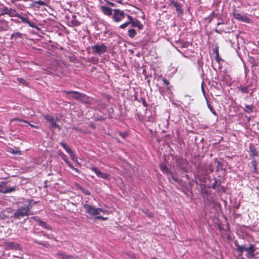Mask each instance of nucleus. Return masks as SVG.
<instances>
[{
    "label": "nucleus",
    "instance_id": "f257e3e1",
    "mask_svg": "<svg viewBox=\"0 0 259 259\" xmlns=\"http://www.w3.org/2000/svg\"><path fill=\"white\" fill-rule=\"evenodd\" d=\"M37 202L34 201L33 199H23L21 202L19 203H21L24 206L19 207L13 214L12 217L17 220H20L21 219L28 217L30 215L33 214L31 211V209L34 204Z\"/></svg>",
    "mask_w": 259,
    "mask_h": 259
},
{
    "label": "nucleus",
    "instance_id": "f03ea898",
    "mask_svg": "<svg viewBox=\"0 0 259 259\" xmlns=\"http://www.w3.org/2000/svg\"><path fill=\"white\" fill-rule=\"evenodd\" d=\"M234 244L235 250L238 253L239 256H241L244 251H246L245 255L248 258H251L255 256V248L254 244H249L248 247H245L244 245H240L237 240L235 241Z\"/></svg>",
    "mask_w": 259,
    "mask_h": 259
},
{
    "label": "nucleus",
    "instance_id": "7ed1b4c3",
    "mask_svg": "<svg viewBox=\"0 0 259 259\" xmlns=\"http://www.w3.org/2000/svg\"><path fill=\"white\" fill-rule=\"evenodd\" d=\"M93 53L101 56L102 54L107 52L108 47L103 43H97L92 46Z\"/></svg>",
    "mask_w": 259,
    "mask_h": 259
},
{
    "label": "nucleus",
    "instance_id": "20e7f679",
    "mask_svg": "<svg viewBox=\"0 0 259 259\" xmlns=\"http://www.w3.org/2000/svg\"><path fill=\"white\" fill-rule=\"evenodd\" d=\"M83 208L85 209V212L92 216H96L100 214L102 209L100 208H95L92 205L89 204L88 201L83 204Z\"/></svg>",
    "mask_w": 259,
    "mask_h": 259
},
{
    "label": "nucleus",
    "instance_id": "39448f33",
    "mask_svg": "<svg viewBox=\"0 0 259 259\" xmlns=\"http://www.w3.org/2000/svg\"><path fill=\"white\" fill-rule=\"evenodd\" d=\"M233 15L236 19L239 21H241L247 23H251L252 22V21L250 18H249L246 15L240 14L238 11L236 10H233Z\"/></svg>",
    "mask_w": 259,
    "mask_h": 259
},
{
    "label": "nucleus",
    "instance_id": "423d86ee",
    "mask_svg": "<svg viewBox=\"0 0 259 259\" xmlns=\"http://www.w3.org/2000/svg\"><path fill=\"white\" fill-rule=\"evenodd\" d=\"M113 12L112 18L114 21L117 23L121 21L125 16L124 12L119 9H114Z\"/></svg>",
    "mask_w": 259,
    "mask_h": 259
},
{
    "label": "nucleus",
    "instance_id": "0eeeda50",
    "mask_svg": "<svg viewBox=\"0 0 259 259\" xmlns=\"http://www.w3.org/2000/svg\"><path fill=\"white\" fill-rule=\"evenodd\" d=\"M91 169L94 171L98 177L108 180H109L111 178V176L109 174L107 173L102 172L95 166L91 167Z\"/></svg>",
    "mask_w": 259,
    "mask_h": 259
},
{
    "label": "nucleus",
    "instance_id": "6e6552de",
    "mask_svg": "<svg viewBox=\"0 0 259 259\" xmlns=\"http://www.w3.org/2000/svg\"><path fill=\"white\" fill-rule=\"evenodd\" d=\"M44 118L48 121L52 128H60V126L57 124L56 120L55 119L53 116L49 115H46L44 116Z\"/></svg>",
    "mask_w": 259,
    "mask_h": 259
},
{
    "label": "nucleus",
    "instance_id": "1a4fd4ad",
    "mask_svg": "<svg viewBox=\"0 0 259 259\" xmlns=\"http://www.w3.org/2000/svg\"><path fill=\"white\" fill-rule=\"evenodd\" d=\"M128 19L130 20V23L132 24V27H138L139 29H142L143 28V25L141 23V22L135 19L134 20L132 17L130 16L129 15H126Z\"/></svg>",
    "mask_w": 259,
    "mask_h": 259
},
{
    "label": "nucleus",
    "instance_id": "9d476101",
    "mask_svg": "<svg viewBox=\"0 0 259 259\" xmlns=\"http://www.w3.org/2000/svg\"><path fill=\"white\" fill-rule=\"evenodd\" d=\"M6 184V182H2L0 183V192L3 194H6L14 192L16 190V188L15 187H10L8 188L6 187H5V185Z\"/></svg>",
    "mask_w": 259,
    "mask_h": 259
},
{
    "label": "nucleus",
    "instance_id": "9b49d317",
    "mask_svg": "<svg viewBox=\"0 0 259 259\" xmlns=\"http://www.w3.org/2000/svg\"><path fill=\"white\" fill-rule=\"evenodd\" d=\"M31 219L34 221H36L39 226H41L44 228H45L49 230H52V227L50 226L47 223L40 220L37 217H33L31 218Z\"/></svg>",
    "mask_w": 259,
    "mask_h": 259
},
{
    "label": "nucleus",
    "instance_id": "f8f14e48",
    "mask_svg": "<svg viewBox=\"0 0 259 259\" xmlns=\"http://www.w3.org/2000/svg\"><path fill=\"white\" fill-rule=\"evenodd\" d=\"M62 92H63L66 94H68V95H71V96H70V98H71L72 99H76V100H78L80 98V95L79 94H81V93H80V92H78L77 91H63Z\"/></svg>",
    "mask_w": 259,
    "mask_h": 259
},
{
    "label": "nucleus",
    "instance_id": "ddd939ff",
    "mask_svg": "<svg viewBox=\"0 0 259 259\" xmlns=\"http://www.w3.org/2000/svg\"><path fill=\"white\" fill-rule=\"evenodd\" d=\"M55 256L58 259H74V257L71 255H67L66 254L58 251L57 252Z\"/></svg>",
    "mask_w": 259,
    "mask_h": 259
},
{
    "label": "nucleus",
    "instance_id": "4468645a",
    "mask_svg": "<svg viewBox=\"0 0 259 259\" xmlns=\"http://www.w3.org/2000/svg\"><path fill=\"white\" fill-rule=\"evenodd\" d=\"M101 9L104 15H106L108 16H110L112 15V11L113 10L110 7L108 6H101Z\"/></svg>",
    "mask_w": 259,
    "mask_h": 259
},
{
    "label": "nucleus",
    "instance_id": "2eb2a0df",
    "mask_svg": "<svg viewBox=\"0 0 259 259\" xmlns=\"http://www.w3.org/2000/svg\"><path fill=\"white\" fill-rule=\"evenodd\" d=\"M19 19H20L22 22H23L24 23L28 24L30 26L34 28L35 27V24L34 23L30 22L27 18L22 16L20 14L19 15L18 17H17Z\"/></svg>",
    "mask_w": 259,
    "mask_h": 259
},
{
    "label": "nucleus",
    "instance_id": "dca6fc26",
    "mask_svg": "<svg viewBox=\"0 0 259 259\" xmlns=\"http://www.w3.org/2000/svg\"><path fill=\"white\" fill-rule=\"evenodd\" d=\"M79 95H80L79 99L80 101L86 104H89L90 103V98L89 96L83 93H81V94Z\"/></svg>",
    "mask_w": 259,
    "mask_h": 259
},
{
    "label": "nucleus",
    "instance_id": "f3484780",
    "mask_svg": "<svg viewBox=\"0 0 259 259\" xmlns=\"http://www.w3.org/2000/svg\"><path fill=\"white\" fill-rule=\"evenodd\" d=\"M249 152L251 153V156L253 157L258 155L256 147L252 144L249 145Z\"/></svg>",
    "mask_w": 259,
    "mask_h": 259
},
{
    "label": "nucleus",
    "instance_id": "a211bd4d",
    "mask_svg": "<svg viewBox=\"0 0 259 259\" xmlns=\"http://www.w3.org/2000/svg\"><path fill=\"white\" fill-rule=\"evenodd\" d=\"M160 169L163 174L167 175V176L171 173L168 167L164 163L160 165Z\"/></svg>",
    "mask_w": 259,
    "mask_h": 259
},
{
    "label": "nucleus",
    "instance_id": "6ab92c4d",
    "mask_svg": "<svg viewBox=\"0 0 259 259\" xmlns=\"http://www.w3.org/2000/svg\"><path fill=\"white\" fill-rule=\"evenodd\" d=\"M10 17H18L19 14L15 10L12 8H9L8 14Z\"/></svg>",
    "mask_w": 259,
    "mask_h": 259
},
{
    "label": "nucleus",
    "instance_id": "aec40b11",
    "mask_svg": "<svg viewBox=\"0 0 259 259\" xmlns=\"http://www.w3.org/2000/svg\"><path fill=\"white\" fill-rule=\"evenodd\" d=\"M169 181L170 182V178H171L175 182L180 184L182 182V180L178 178L174 177L172 172H171L169 176H167Z\"/></svg>",
    "mask_w": 259,
    "mask_h": 259
},
{
    "label": "nucleus",
    "instance_id": "412c9836",
    "mask_svg": "<svg viewBox=\"0 0 259 259\" xmlns=\"http://www.w3.org/2000/svg\"><path fill=\"white\" fill-rule=\"evenodd\" d=\"M253 105H246L245 106V108L243 109L244 111L247 113H250L253 112Z\"/></svg>",
    "mask_w": 259,
    "mask_h": 259
},
{
    "label": "nucleus",
    "instance_id": "4be33fe9",
    "mask_svg": "<svg viewBox=\"0 0 259 259\" xmlns=\"http://www.w3.org/2000/svg\"><path fill=\"white\" fill-rule=\"evenodd\" d=\"M60 145L69 155L73 153L71 149L69 147H68L65 143L61 142L60 143Z\"/></svg>",
    "mask_w": 259,
    "mask_h": 259
},
{
    "label": "nucleus",
    "instance_id": "5701e85b",
    "mask_svg": "<svg viewBox=\"0 0 259 259\" xmlns=\"http://www.w3.org/2000/svg\"><path fill=\"white\" fill-rule=\"evenodd\" d=\"M76 186H77L78 189L79 190H80L82 193H83L85 195H91V193L88 190L84 188L83 187H81V186H80L78 184L76 185Z\"/></svg>",
    "mask_w": 259,
    "mask_h": 259
},
{
    "label": "nucleus",
    "instance_id": "b1692460",
    "mask_svg": "<svg viewBox=\"0 0 259 259\" xmlns=\"http://www.w3.org/2000/svg\"><path fill=\"white\" fill-rule=\"evenodd\" d=\"M34 242L37 243V244H38L42 245L43 246H44V247H46L47 248H51V245L47 242H41V241H37V240H35Z\"/></svg>",
    "mask_w": 259,
    "mask_h": 259
},
{
    "label": "nucleus",
    "instance_id": "393cba45",
    "mask_svg": "<svg viewBox=\"0 0 259 259\" xmlns=\"http://www.w3.org/2000/svg\"><path fill=\"white\" fill-rule=\"evenodd\" d=\"M9 8L7 7L3 6L0 8V11L2 15H8Z\"/></svg>",
    "mask_w": 259,
    "mask_h": 259
},
{
    "label": "nucleus",
    "instance_id": "a878e982",
    "mask_svg": "<svg viewBox=\"0 0 259 259\" xmlns=\"http://www.w3.org/2000/svg\"><path fill=\"white\" fill-rule=\"evenodd\" d=\"M71 23L74 26H77L80 24V23L76 20V16H72V19L71 20Z\"/></svg>",
    "mask_w": 259,
    "mask_h": 259
},
{
    "label": "nucleus",
    "instance_id": "bb28decb",
    "mask_svg": "<svg viewBox=\"0 0 259 259\" xmlns=\"http://www.w3.org/2000/svg\"><path fill=\"white\" fill-rule=\"evenodd\" d=\"M17 38H22V34L19 32H17L11 34V39H16Z\"/></svg>",
    "mask_w": 259,
    "mask_h": 259
},
{
    "label": "nucleus",
    "instance_id": "cd10ccee",
    "mask_svg": "<svg viewBox=\"0 0 259 259\" xmlns=\"http://www.w3.org/2000/svg\"><path fill=\"white\" fill-rule=\"evenodd\" d=\"M251 165L253 166V173H255V174H256L257 172V163H256V160L253 159L251 161Z\"/></svg>",
    "mask_w": 259,
    "mask_h": 259
},
{
    "label": "nucleus",
    "instance_id": "c85d7f7f",
    "mask_svg": "<svg viewBox=\"0 0 259 259\" xmlns=\"http://www.w3.org/2000/svg\"><path fill=\"white\" fill-rule=\"evenodd\" d=\"M17 80L20 83L22 84L26 87H28L29 85V83L26 81L24 79H23L22 77L17 78Z\"/></svg>",
    "mask_w": 259,
    "mask_h": 259
},
{
    "label": "nucleus",
    "instance_id": "c756f323",
    "mask_svg": "<svg viewBox=\"0 0 259 259\" xmlns=\"http://www.w3.org/2000/svg\"><path fill=\"white\" fill-rule=\"evenodd\" d=\"M7 246L10 249H16L18 247V244L14 242H8Z\"/></svg>",
    "mask_w": 259,
    "mask_h": 259
},
{
    "label": "nucleus",
    "instance_id": "7c9ffc66",
    "mask_svg": "<svg viewBox=\"0 0 259 259\" xmlns=\"http://www.w3.org/2000/svg\"><path fill=\"white\" fill-rule=\"evenodd\" d=\"M213 53H214L215 54L216 61L218 63H219L221 59L220 55H219L218 48H215V49L213 50Z\"/></svg>",
    "mask_w": 259,
    "mask_h": 259
},
{
    "label": "nucleus",
    "instance_id": "2f4dec72",
    "mask_svg": "<svg viewBox=\"0 0 259 259\" xmlns=\"http://www.w3.org/2000/svg\"><path fill=\"white\" fill-rule=\"evenodd\" d=\"M128 33V36L131 38L134 37L137 34L136 31L134 29H129Z\"/></svg>",
    "mask_w": 259,
    "mask_h": 259
},
{
    "label": "nucleus",
    "instance_id": "473e14b6",
    "mask_svg": "<svg viewBox=\"0 0 259 259\" xmlns=\"http://www.w3.org/2000/svg\"><path fill=\"white\" fill-rule=\"evenodd\" d=\"M201 193L203 197H205V196H207L209 194L208 191L205 187L201 188Z\"/></svg>",
    "mask_w": 259,
    "mask_h": 259
},
{
    "label": "nucleus",
    "instance_id": "72a5a7b5",
    "mask_svg": "<svg viewBox=\"0 0 259 259\" xmlns=\"http://www.w3.org/2000/svg\"><path fill=\"white\" fill-rule=\"evenodd\" d=\"M106 119L105 115H97L95 117V120L96 121H104Z\"/></svg>",
    "mask_w": 259,
    "mask_h": 259
},
{
    "label": "nucleus",
    "instance_id": "f704fd0d",
    "mask_svg": "<svg viewBox=\"0 0 259 259\" xmlns=\"http://www.w3.org/2000/svg\"><path fill=\"white\" fill-rule=\"evenodd\" d=\"M174 7L176 8V11L178 12H183L181 5L180 4L177 3V4Z\"/></svg>",
    "mask_w": 259,
    "mask_h": 259
},
{
    "label": "nucleus",
    "instance_id": "c9c22d12",
    "mask_svg": "<svg viewBox=\"0 0 259 259\" xmlns=\"http://www.w3.org/2000/svg\"><path fill=\"white\" fill-rule=\"evenodd\" d=\"M207 106H208V108H209V109L210 110V111H211V112L213 115L217 116V113L215 112V111L214 110V109H213V107L209 104H207Z\"/></svg>",
    "mask_w": 259,
    "mask_h": 259
},
{
    "label": "nucleus",
    "instance_id": "e433bc0d",
    "mask_svg": "<svg viewBox=\"0 0 259 259\" xmlns=\"http://www.w3.org/2000/svg\"><path fill=\"white\" fill-rule=\"evenodd\" d=\"M22 121V122H25V123H28V121L25 120H23V119H20V118H12L11 120H10V122H12L13 121Z\"/></svg>",
    "mask_w": 259,
    "mask_h": 259
},
{
    "label": "nucleus",
    "instance_id": "4c0bfd02",
    "mask_svg": "<svg viewBox=\"0 0 259 259\" xmlns=\"http://www.w3.org/2000/svg\"><path fill=\"white\" fill-rule=\"evenodd\" d=\"M69 155L71 157V160L75 161L77 163L79 164L78 160H77V158L76 156L74 155L73 152L71 154H70Z\"/></svg>",
    "mask_w": 259,
    "mask_h": 259
},
{
    "label": "nucleus",
    "instance_id": "58836bf2",
    "mask_svg": "<svg viewBox=\"0 0 259 259\" xmlns=\"http://www.w3.org/2000/svg\"><path fill=\"white\" fill-rule=\"evenodd\" d=\"M129 24H131L130 20L120 25L119 28L121 29H124L126 28Z\"/></svg>",
    "mask_w": 259,
    "mask_h": 259
},
{
    "label": "nucleus",
    "instance_id": "ea45409f",
    "mask_svg": "<svg viewBox=\"0 0 259 259\" xmlns=\"http://www.w3.org/2000/svg\"><path fill=\"white\" fill-rule=\"evenodd\" d=\"M239 89L241 91L242 93H247L248 91V87H243L241 88H239Z\"/></svg>",
    "mask_w": 259,
    "mask_h": 259
},
{
    "label": "nucleus",
    "instance_id": "a19ab883",
    "mask_svg": "<svg viewBox=\"0 0 259 259\" xmlns=\"http://www.w3.org/2000/svg\"><path fill=\"white\" fill-rule=\"evenodd\" d=\"M31 7L39 9V6L37 5L36 1H33V3L31 4Z\"/></svg>",
    "mask_w": 259,
    "mask_h": 259
},
{
    "label": "nucleus",
    "instance_id": "79ce46f5",
    "mask_svg": "<svg viewBox=\"0 0 259 259\" xmlns=\"http://www.w3.org/2000/svg\"><path fill=\"white\" fill-rule=\"evenodd\" d=\"M37 2V4L38 6H47V4L44 2V1H36Z\"/></svg>",
    "mask_w": 259,
    "mask_h": 259
},
{
    "label": "nucleus",
    "instance_id": "37998d69",
    "mask_svg": "<svg viewBox=\"0 0 259 259\" xmlns=\"http://www.w3.org/2000/svg\"><path fill=\"white\" fill-rule=\"evenodd\" d=\"M217 184H218L217 180L216 179H215L214 182L212 183L211 188H213V189H215L217 187Z\"/></svg>",
    "mask_w": 259,
    "mask_h": 259
},
{
    "label": "nucleus",
    "instance_id": "c03bdc74",
    "mask_svg": "<svg viewBox=\"0 0 259 259\" xmlns=\"http://www.w3.org/2000/svg\"><path fill=\"white\" fill-rule=\"evenodd\" d=\"M162 81L166 85H168L170 83L169 81L165 78H163Z\"/></svg>",
    "mask_w": 259,
    "mask_h": 259
},
{
    "label": "nucleus",
    "instance_id": "a18cd8bd",
    "mask_svg": "<svg viewBox=\"0 0 259 259\" xmlns=\"http://www.w3.org/2000/svg\"><path fill=\"white\" fill-rule=\"evenodd\" d=\"M119 135L123 138H125L127 136V134L125 133L119 132Z\"/></svg>",
    "mask_w": 259,
    "mask_h": 259
},
{
    "label": "nucleus",
    "instance_id": "49530a36",
    "mask_svg": "<svg viewBox=\"0 0 259 259\" xmlns=\"http://www.w3.org/2000/svg\"><path fill=\"white\" fill-rule=\"evenodd\" d=\"M96 218L101 220H107L108 219L107 217H103L102 216H97Z\"/></svg>",
    "mask_w": 259,
    "mask_h": 259
},
{
    "label": "nucleus",
    "instance_id": "de8ad7c7",
    "mask_svg": "<svg viewBox=\"0 0 259 259\" xmlns=\"http://www.w3.org/2000/svg\"><path fill=\"white\" fill-rule=\"evenodd\" d=\"M142 104L143 105V106L144 107H147L148 106V104L146 103V101L144 99H142Z\"/></svg>",
    "mask_w": 259,
    "mask_h": 259
},
{
    "label": "nucleus",
    "instance_id": "09e8293b",
    "mask_svg": "<svg viewBox=\"0 0 259 259\" xmlns=\"http://www.w3.org/2000/svg\"><path fill=\"white\" fill-rule=\"evenodd\" d=\"M169 2L170 3V5H172L174 6H175L178 3L177 2L175 1V0H169Z\"/></svg>",
    "mask_w": 259,
    "mask_h": 259
},
{
    "label": "nucleus",
    "instance_id": "8fccbe9b",
    "mask_svg": "<svg viewBox=\"0 0 259 259\" xmlns=\"http://www.w3.org/2000/svg\"><path fill=\"white\" fill-rule=\"evenodd\" d=\"M41 233L42 234V235L45 237H47L48 238H50V235L49 234H46L43 231L41 232Z\"/></svg>",
    "mask_w": 259,
    "mask_h": 259
},
{
    "label": "nucleus",
    "instance_id": "3c124183",
    "mask_svg": "<svg viewBox=\"0 0 259 259\" xmlns=\"http://www.w3.org/2000/svg\"><path fill=\"white\" fill-rule=\"evenodd\" d=\"M62 158L66 162V163L67 162V161H68V160L67 158V156L63 154L62 156Z\"/></svg>",
    "mask_w": 259,
    "mask_h": 259
},
{
    "label": "nucleus",
    "instance_id": "603ef678",
    "mask_svg": "<svg viewBox=\"0 0 259 259\" xmlns=\"http://www.w3.org/2000/svg\"><path fill=\"white\" fill-rule=\"evenodd\" d=\"M66 163L67 164L68 166L72 169L73 168L74 166L72 165V164L68 161H67Z\"/></svg>",
    "mask_w": 259,
    "mask_h": 259
},
{
    "label": "nucleus",
    "instance_id": "864d4df0",
    "mask_svg": "<svg viewBox=\"0 0 259 259\" xmlns=\"http://www.w3.org/2000/svg\"><path fill=\"white\" fill-rule=\"evenodd\" d=\"M72 170L75 171L77 173H78V174L81 173V171L80 170H79L78 169H77L76 168H75L74 167H73V168H72Z\"/></svg>",
    "mask_w": 259,
    "mask_h": 259
},
{
    "label": "nucleus",
    "instance_id": "5fc2aeb1",
    "mask_svg": "<svg viewBox=\"0 0 259 259\" xmlns=\"http://www.w3.org/2000/svg\"><path fill=\"white\" fill-rule=\"evenodd\" d=\"M28 124H29V125L31 127H32L36 128H38V127L37 126H36V125H35L32 124H31V123H29V122H28Z\"/></svg>",
    "mask_w": 259,
    "mask_h": 259
},
{
    "label": "nucleus",
    "instance_id": "6e6d98bb",
    "mask_svg": "<svg viewBox=\"0 0 259 259\" xmlns=\"http://www.w3.org/2000/svg\"><path fill=\"white\" fill-rule=\"evenodd\" d=\"M13 153H14V154H20V151H14L13 150V152H12Z\"/></svg>",
    "mask_w": 259,
    "mask_h": 259
},
{
    "label": "nucleus",
    "instance_id": "4d7b16f0",
    "mask_svg": "<svg viewBox=\"0 0 259 259\" xmlns=\"http://www.w3.org/2000/svg\"><path fill=\"white\" fill-rule=\"evenodd\" d=\"M213 17L216 16L214 12H212L211 14Z\"/></svg>",
    "mask_w": 259,
    "mask_h": 259
},
{
    "label": "nucleus",
    "instance_id": "13d9d810",
    "mask_svg": "<svg viewBox=\"0 0 259 259\" xmlns=\"http://www.w3.org/2000/svg\"><path fill=\"white\" fill-rule=\"evenodd\" d=\"M183 47L184 48L187 47V43H186H186H185V45H184Z\"/></svg>",
    "mask_w": 259,
    "mask_h": 259
},
{
    "label": "nucleus",
    "instance_id": "bf43d9fd",
    "mask_svg": "<svg viewBox=\"0 0 259 259\" xmlns=\"http://www.w3.org/2000/svg\"><path fill=\"white\" fill-rule=\"evenodd\" d=\"M117 2L118 3H122V0H118V1H117Z\"/></svg>",
    "mask_w": 259,
    "mask_h": 259
},
{
    "label": "nucleus",
    "instance_id": "052dcab7",
    "mask_svg": "<svg viewBox=\"0 0 259 259\" xmlns=\"http://www.w3.org/2000/svg\"><path fill=\"white\" fill-rule=\"evenodd\" d=\"M110 5H111L112 6H114V4L113 3H109Z\"/></svg>",
    "mask_w": 259,
    "mask_h": 259
},
{
    "label": "nucleus",
    "instance_id": "680f3d73",
    "mask_svg": "<svg viewBox=\"0 0 259 259\" xmlns=\"http://www.w3.org/2000/svg\"><path fill=\"white\" fill-rule=\"evenodd\" d=\"M151 259H158V258H157L155 257H153L151 258Z\"/></svg>",
    "mask_w": 259,
    "mask_h": 259
},
{
    "label": "nucleus",
    "instance_id": "e2e57ef3",
    "mask_svg": "<svg viewBox=\"0 0 259 259\" xmlns=\"http://www.w3.org/2000/svg\"><path fill=\"white\" fill-rule=\"evenodd\" d=\"M218 164H219H219H221V162H220V161H218Z\"/></svg>",
    "mask_w": 259,
    "mask_h": 259
},
{
    "label": "nucleus",
    "instance_id": "0e129e2a",
    "mask_svg": "<svg viewBox=\"0 0 259 259\" xmlns=\"http://www.w3.org/2000/svg\"><path fill=\"white\" fill-rule=\"evenodd\" d=\"M167 90H169L170 89V87H167Z\"/></svg>",
    "mask_w": 259,
    "mask_h": 259
},
{
    "label": "nucleus",
    "instance_id": "69168bd1",
    "mask_svg": "<svg viewBox=\"0 0 259 259\" xmlns=\"http://www.w3.org/2000/svg\"><path fill=\"white\" fill-rule=\"evenodd\" d=\"M220 24H221V23L219 22V23H218L217 25H220Z\"/></svg>",
    "mask_w": 259,
    "mask_h": 259
},
{
    "label": "nucleus",
    "instance_id": "338daca9",
    "mask_svg": "<svg viewBox=\"0 0 259 259\" xmlns=\"http://www.w3.org/2000/svg\"><path fill=\"white\" fill-rule=\"evenodd\" d=\"M1 15H1V14H0V16H1Z\"/></svg>",
    "mask_w": 259,
    "mask_h": 259
}]
</instances>
